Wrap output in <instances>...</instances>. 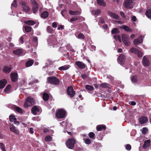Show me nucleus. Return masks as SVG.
Returning <instances> with one entry per match:
<instances>
[{
    "instance_id": "nucleus-1",
    "label": "nucleus",
    "mask_w": 151,
    "mask_h": 151,
    "mask_svg": "<svg viewBox=\"0 0 151 151\" xmlns=\"http://www.w3.org/2000/svg\"><path fill=\"white\" fill-rule=\"evenodd\" d=\"M135 0H125L124 1L123 5L127 9H131L133 7V4Z\"/></svg>"
},
{
    "instance_id": "nucleus-2",
    "label": "nucleus",
    "mask_w": 151,
    "mask_h": 151,
    "mask_svg": "<svg viewBox=\"0 0 151 151\" xmlns=\"http://www.w3.org/2000/svg\"><path fill=\"white\" fill-rule=\"evenodd\" d=\"M65 114L66 111L63 109H58L56 110V116L58 118L62 119L64 118Z\"/></svg>"
},
{
    "instance_id": "nucleus-3",
    "label": "nucleus",
    "mask_w": 151,
    "mask_h": 151,
    "mask_svg": "<svg viewBox=\"0 0 151 151\" xmlns=\"http://www.w3.org/2000/svg\"><path fill=\"white\" fill-rule=\"evenodd\" d=\"M35 104V101L34 99L30 97H28L25 100L24 106L27 108L28 106H31L33 104Z\"/></svg>"
},
{
    "instance_id": "nucleus-4",
    "label": "nucleus",
    "mask_w": 151,
    "mask_h": 151,
    "mask_svg": "<svg viewBox=\"0 0 151 151\" xmlns=\"http://www.w3.org/2000/svg\"><path fill=\"white\" fill-rule=\"evenodd\" d=\"M48 81L51 84H58L59 83V80L54 77H50L47 78Z\"/></svg>"
},
{
    "instance_id": "nucleus-5",
    "label": "nucleus",
    "mask_w": 151,
    "mask_h": 151,
    "mask_svg": "<svg viewBox=\"0 0 151 151\" xmlns=\"http://www.w3.org/2000/svg\"><path fill=\"white\" fill-rule=\"evenodd\" d=\"M75 143V140L72 138L68 140L66 142V144L68 148L72 149L74 147V145Z\"/></svg>"
},
{
    "instance_id": "nucleus-6",
    "label": "nucleus",
    "mask_w": 151,
    "mask_h": 151,
    "mask_svg": "<svg viewBox=\"0 0 151 151\" xmlns=\"http://www.w3.org/2000/svg\"><path fill=\"white\" fill-rule=\"evenodd\" d=\"M130 51L132 53L137 55L139 58L142 57L143 55V53L141 51L134 48L132 47L130 49Z\"/></svg>"
},
{
    "instance_id": "nucleus-7",
    "label": "nucleus",
    "mask_w": 151,
    "mask_h": 151,
    "mask_svg": "<svg viewBox=\"0 0 151 151\" xmlns=\"http://www.w3.org/2000/svg\"><path fill=\"white\" fill-rule=\"evenodd\" d=\"M122 40L125 45L128 46L130 45V42L129 41V38L126 35L123 34L122 35Z\"/></svg>"
},
{
    "instance_id": "nucleus-8",
    "label": "nucleus",
    "mask_w": 151,
    "mask_h": 151,
    "mask_svg": "<svg viewBox=\"0 0 151 151\" xmlns=\"http://www.w3.org/2000/svg\"><path fill=\"white\" fill-rule=\"evenodd\" d=\"M31 1L32 6L33 13H35L37 12L38 10V5L35 0H31Z\"/></svg>"
},
{
    "instance_id": "nucleus-9",
    "label": "nucleus",
    "mask_w": 151,
    "mask_h": 151,
    "mask_svg": "<svg viewBox=\"0 0 151 151\" xmlns=\"http://www.w3.org/2000/svg\"><path fill=\"white\" fill-rule=\"evenodd\" d=\"M67 92L68 94L71 97H73L75 94V92L74 91L72 87H68L67 90Z\"/></svg>"
},
{
    "instance_id": "nucleus-10",
    "label": "nucleus",
    "mask_w": 151,
    "mask_h": 151,
    "mask_svg": "<svg viewBox=\"0 0 151 151\" xmlns=\"http://www.w3.org/2000/svg\"><path fill=\"white\" fill-rule=\"evenodd\" d=\"M144 37L142 35L140 36L137 39H135L133 42L134 44L137 45L139 44L142 43L143 42V39Z\"/></svg>"
},
{
    "instance_id": "nucleus-11",
    "label": "nucleus",
    "mask_w": 151,
    "mask_h": 151,
    "mask_svg": "<svg viewBox=\"0 0 151 151\" xmlns=\"http://www.w3.org/2000/svg\"><path fill=\"white\" fill-rule=\"evenodd\" d=\"M125 60V56L123 55H121L118 58V62L121 64H123Z\"/></svg>"
},
{
    "instance_id": "nucleus-12",
    "label": "nucleus",
    "mask_w": 151,
    "mask_h": 151,
    "mask_svg": "<svg viewBox=\"0 0 151 151\" xmlns=\"http://www.w3.org/2000/svg\"><path fill=\"white\" fill-rule=\"evenodd\" d=\"M142 64L145 67L149 65L150 63L148 59L145 56H144L142 59Z\"/></svg>"
},
{
    "instance_id": "nucleus-13",
    "label": "nucleus",
    "mask_w": 151,
    "mask_h": 151,
    "mask_svg": "<svg viewBox=\"0 0 151 151\" xmlns=\"http://www.w3.org/2000/svg\"><path fill=\"white\" fill-rule=\"evenodd\" d=\"M13 53L17 55H24V53H23V51L21 49H17L16 50H14L13 51Z\"/></svg>"
},
{
    "instance_id": "nucleus-14",
    "label": "nucleus",
    "mask_w": 151,
    "mask_h": 151,
    "mask_svg": "<svg viewBox=\"0 0 151 151\" xmlns=\"http://www.w3.org/2000/svg\"><path fill=\"white\" fill-rule=\"evenodd\" d=\"M18 74L17 73H11V77L12 80L13 82H15L17 80Z\"/></svg>"
},
{
    "instance_id": "nucleus-15",
    "label": "nucleus",
    "mask_w": 151,
    "mask_h": 151,
    "mask_svg": "<svg viewBox=\"0 0 151 151\" xmlns=\"http://www.w3.org/2000/svg\"><path fill=\"white\" fill-rule=\"evenodd\" d=\"M108 14L109 15L111 18L115 19H118L119 18V16L117 14L114 12H108Z\"/></svg>"
},
{
    "instance_id": "nucleus-16",
    "label": "nucleus",
    "mask_w": 151,
    "mask_h": 151,
    "mask_svg": "<svg viewBox=\"0 0 151 151\" xmlns=\"http://www.w3.org/2000/svg\"><path fill=\"white\" fill-rule=\"evenodd\" d=\"M75 64L78 66V67L80 68H83L85 66V64L83 62L80 61H76L75 62Z\"/></svg>"
},
{
    "instance_id": "nucleus-17",
    "label": "nucleus",
    "mask_w": 151,
    "mask_h": 151,
    "mask_svg": "<svg viewBox=\"0 0 151 151\" xmlns=\"http://www.w3.org/2000/svg\"><path fill=\"white\" fill-rule=\"evenodd\" d=\"M150 141L149 139H147L144 141V144L143 146V148L144 149H146L150 146Z\"/></svg>"
},
{
    "instance_id": "nucleus-18",
    "label": "nucleus",
    "mask_w": 151,
    "mask_h": 151,
    "mask_svg": "<svg viewBox=\"0 0 151 151\" xmlns=\"http://www.w3.org/2000/svg\"><path fill=\"white\" fill-rule=\"evenodd\" d=\"M23 10L25 12H28L29 11V8L25 5V4L22 3V4Z\"/></svg>"
},
{
    "instance_id": "nucleus-19",
    "label": "nucleus",
    "mask_w": 151,
    "mask_h": 151,
    "mask_svg": "<svg viewBox=\"0 0 151 151\" xmlns=\"http://www.w3.org/2000/svg\"><path fill=\"white\" fill-rule=\"evenodd\" d=\"M96 128L98 131H100L106 129V127L104 124L99 125L96 126Z\"/></svg>"
},
{
    "instance_id": "nucleus-20",
    "label": "nucleus",
    "mask_w": 151,
    "mask_h": 151,
    "mask_svg": "<svg viewBox=\"0 0 151 151\" xmlns=\"http://www.w3.org/2000/svg\"><path fill=\"white\" fill-rule=\"evenodd\" d=\"M97 2L99 6L104 7L106 6V3L104 0H97Z\"/></svg>"
},
{
    "instance_id": "nucleus-21",
    "label": "nucleus",
    "mask_w": 151,
    "mask_h": 151,
    "mask_svg": "<svg viewBox=\"0 0 151 151\" xmlns=\"http://www.w3.org/2000/svg\"><path fill=\"white\" fill-rule=\"evenodd\" d=\"M10 130L14 132L17 135H18L19 134V130L17 129L15 127L13 126L12 127H11L10 128Z\"/></svg>"
},
{
    "instance_id": "nucleus-22",
    "label": "nucleus",
    "mask_w": 151,
    "mask_h": 151,
    "mask_svg": "<svg viewBox=\"0 0 151 151\" xmlns=\"http://www.w3.org/2000/svg\"><path fill=\"white\" fill-rule=\"evenodd\" d=\"M12 68L11 66H5L3 69V71L6 73H8L11 71Z\"/></svg>"
},
{
    "instance_id": "nucleus-23",
    "label": "nucleus",
    "mask_w": 151,
    "mask_h": 151,
    "mask_svg": "<svg viewBox=\"0 0 151 151\" xmlns=\"http://www.w3.org/2000/svg\"><path fill=\"white\" fill-rule=\"evenodd\" d=\"M31 111L32 114L36 115L37 114V112L40 111V109L37 107L34 106L32 108Z\"/></svg>"
},
{
    "instance_id": "nucleus-24",
    "label": "nucleus",
    "mask_w": 151,
    "mask_h": 151,
    "mask_svg": "<svg viewBox=\"0 0 151 151\" xmlns=\"http://www.w3.org/2000/svg\"><path fill=\"white\" fill-rule=\"evenodd\" d=\"M6 81L4 79L0 81V89L3 88L5 86L6 84Z\"/></svg>"
},
{
    "instance_id": "nucleus-25",
    "label": "nucleus",
    "mask_w": 151,
    "mask_h": 151,
    "mask_svg": "<svg viewBox=\"0 0 151 151\" xmlns=\"http://www.w3.org/2000/svg\"><path fill=\"white\" fill-rule=\"evenodd\" d=\"M147 118L145 117H142L140 118L139 119V122L141 124H143L147 122Z\"/></svg>"
},
{
    "instance_id": "nucleus-26",
    "label": "nucleus",
    "mask_w": 151,
    "mask_h": 151,
    "mask_svg": "<svg viewBox=\"0 0 151 151\" xmlns=\"http://www.w3.org/2000/svg\"><path fill=\"white\" fill-rule=\"evenodd\" d=\"M48 12L46 11H45L41 14V16L42 18L45 19L48 17Z\"/></svg>"
},
{
    "instance_id": "nucleus-27",
    "label": "nucleus",
    "mask_w": 151,
    "mask_h": 151,
    "mask_svg": "<svg viewBox=\"0 0 151 151\" xmlns=\"http://www.w3.org/2000/svg\"><path fill=\"white\" fill-rule=\"evenodd\" d=\"M100 86L103 88H111V86L106 83H104L100 85Z\"/></svg>"
},
{
    "instance_id": "nucleus-28",
    "label": "nucleus",
    "mask_w": 151,
    "mask_h": 151,
    "mask_svg": "<svg viewBox=\"0 0 151 151\" xmlns=\"http://www.w3.org/2000/svg\"><path fill=\"white\" fill-rule=\"evenodd\" d=\"M70 14L72 15H79L81 14V12L79 11H69Z\"/></svg>"
},
{
    "instance_id": "nucleus-29",
    "label": "nucleus",
    "mask_w": 151,
    "mask_h": 151,
    "mask_svg": "<svg viewBox=\"0 0 151 151\" xmlns=\"http://www.w3.org/2000/svg\"><path fill=\"white\" fill-rule=\"evenodd\" d=\"M101 12V11L99 9H96L95 10H93L92 11V13L94 15H98Z\"/></svg>"
},
{
    "instance_id": "nucleus-30",
    "label": "nucleus",
    "mask_w": 151,
    "mask_h": 151,
    "mask_svg": "<svg viewBox=\"0 0 151 151\" xmlns=\"http://www.w3.org/2000/svg\"><path fill=\"white\" fill-rule=\"evenodd\" d=\"M34 63V61L32 60H28L26 63V66L27 67H29L32 66Z\"/></svg>"
},
{
    "instance_id": "nucleus-31",
    "label": "nucleus",
    "mask_w": 151,
    "mask_h": 151,
    "mask_svg": "<svg viewBox=\"0 0 151 151\" xmlns=\"http://www.w3.org/2000/svg\"><path fill=\"white\" fill-rule=\"evenodd\" d=\"M24 23L29 25H32L35 24V22L32 20H28L24 21Z\"/></svg>"
},
{
    "instance_id": "nucleus-32",
    "label": "nucleus",
    "mask_w": 151,
    "mask_h": 151,
    "mask_svg": "<svg viewBox=\"0 0 151 151\" xmlns=\"http://www.w3.org/2000/svg\"><path fill=\"white\" fill-rule=\"evenodd\" d=\"M11 87L10 85H8L4 90V92L6 93H9L10 92Z\"/></svg>"
},
{
    "instance_id": "nucleus-33",
    "label": "nucleus",
    "mask_w": 151,
    "mask_h": 151,
    "mask_svg": "<svg viewBox=\"0 0 151 151\" xmlns=\"http://www.w3.org/2000/svg\"><path fill=\"white\" fill-rule=\"evenodd\" d=\"M121 28L122 29H124L125 31H132V30L128 26L125 25H123L121 27Z\"/></svg>"
},
{
    "instance_id": "nucleus-34",
    "label": "nucleus",
    "mask_w": 151,
    "mask_h": 151,
    "mask_svg": "<svg viewBox=\"0 0 151 151\" xmlns=\"http://www.w3.org/2000/svg\"><path fill=\"white\" fill-rule=\"evenodd\" d=\"M69 68L68 66L67 65H65L59 68V69L60 70H65L68 69Z\"/></svg>"
},
{
    "instance_id": "nucleus-35",
    "label": "nucleus",
    "mask_w": 151,
    "mask_h": 151,
    "mask_svg": "<svg viewBox=\"0 0 151 151\" xmlns=\"http://www.w3.org/2000/svg\"><path fill=\"white\" fill-rule=\"evenodd\" d=\"M146 14L147 17L151 19V9L146 11Z\"/></svg>"
},
{
    "instance_id": "nucleus-36",
    "label": "nucleus",
    "mask_w": 151,
    "mask_h": 151,
    "mask_svg": "<svg viewBox=\"0 0 151 151\" xmlns=\"http://www.w3.org/2000/svg\"><path fill=\"white\" fill-rule=\"evenodd\" d=\"M49 98V96L46 93H44L43 95V98L44 100L45 101H47Z\"/></svg>"
},
{
    "instance_id": "nucleus-37",
    "label": "nucleus",
    "mask_w": 151,
    "mask_h": 151,
    "mask_svg": "<svg viewBox=\"0 0 151 151\" xmlns=\"http://www.w3.org/2000/svg\"><path fill=\"white\" fill-rule=\"evenodd\" d=\"M9 120L11 122H13L16 120V119L15 116L13 115H11L9 116Z\"/></svg>"
},
{
    "instance_id": "nucleus-38",
    "label": "nucleus",
    "mask_w": 151,
    "mask_h": 151,
    "mask_svg": "<svg viewBox=\"0 0 151 151\" xmlns=\"http://www.w3.org/2000/svg\"><path fill=\"white\" fill-rule=\"evenodd\" d=\"M114 37L115 39L116 40H118L119 42H121L122 41L120 36L119 35H115L114 36Z\"/></svg>"
},
{
    "instance_id": "nucleus-39",
    "label": "nucleus",
    "mask_w": 151,
    "mask_h": 151,
    "mask_svg": "<svg viewBox=\"0 0 151 151\" xmlns=\"http://www.w3.org/2000/svg\"><path fill=\"white\" fill-rule=\"evenodd\" d=\"M25 31L26 32H29L31 30V27L29 26H25L24 27Z\"/></svg>"
},
{
    "instance_id": "nucleus-40",
    "label": "nucleus",
    "mask_w": 151,
    "mask_h": 151,
    "mask_svg": "<svg viewBox=\"0 0 151 151\" xmlns=\"http://www.w3.org/2000/svg\"><path fill=\"white\" fill-rule=\"evenodd\" d=\"M14 108L15 110L17 112H19V113H22V109L16 106H15L14 107Z\"/></svg>"
},
{
    "instance_id": "nucleus-41",
    "label": "nucleus",
    "mask_w": 151,
    "mask_h": 151,
    "mask_svg": "<svg viewBox=\"0 0 151 151\" xmlns=\"http://www.w3.org/2000/svg\"><path fill=\"white\" fill-rule=\"evenodd\" d=\"M0 148H1L2 151H6L5 150L4 145L2 143H0Z\"/></svg>"
},
{
    "instance_id": "nucleus-42",
    "label": "nucleus",
    "mask_w": 151,
    "mask_h": 151,
    "mask_svg": "<svg viewBox=\"0 0 151 151\" xmlns=\"http://www.w3.org/2000/svg\"><path fill=\"white\" fill-rule=\"evenodd\" d=\"M86 89L90 91H92L93 89V87L89 85H86Z\"/></svg>"
},
{
    "instance_id": "nucleus-43",
    "label": "nucleus",
    "mask_w": 151,
    "mask_h": 151,
    "mask_svg": "<svg viewBox=\"0 0 151 151\" xmlns=\"http://www.w3.org/2000/svg\"><path fill=\"white\" fill-rule=\"evenodd\" d=\"M45 139L47 142L51 141L52 140V137L50 136H47L45 137Z\"/></svg>"
},
{
    "instance_id": "nucleus-44",
    "label": "nucleus",
    "mask_w": 151,
    "mask_h": 151,
    "mask_svg": "<svg viewBox=\"0 0 151 151\" xmlns=\"http://www.w3.org/2000/svg\"><path fill=\"white\" fill-rule=\"evenodd\" d=\"M132 81L133 83H136L137 82V77L135 76H133L132 78Z\"/></svg>"
},
{
    "instance_id": "nucleus-45",
    "label": "nucleus",
    "mask_w": 151,
    "mask_h": 151,
    "mask_svg": "<svg viewBox=\"0 0 151 151\" xmlns=\"http://www.w3.org/2000/svg\"><path fill=\"white\" fill-rule=\"evenodd\" d=\"M118 32L119 31L116 28L114 29L111 31V33L113 34H117Z\"/></svg>"
},
{
    "instance_id": "nucleus-46",
    "label": "nucleus",
    "mask_w": 151,
    "mask_h": 151,
    "mask_svg": "<svg viewBox=\"0 0 151 151\" xmlns=\"http://www.w3.org/2000/svg\"><path fill=\"white\" fill-rule=\"evenodd\" d=\"M141 131H142L143 134H145L147 132L148 130L147 128L144 127L142 129V130H141Z\"/></svg>"
},
{
    "instance_id": "nucleus-47",
    "label": "nucleus",
    "mask_w": 151,
    "mask_h": 151,
    "mask_svg": "<svg viewBox=\"0 0 151 151\" xmlns=\"http://www.w3.org/2000/svg\"><path fill=\"white\" fill-rule=\"evenodd\" d=\"M84 35L82 33H80L78 34V38L81 39H83L84 38Z\"/></svg>"
},
{
    "instance_id": "nucleus-48",
    "label": "nucleus",
    "mask_w": 151,
    "mask_h": 151,
    "mask_svg": "<svg viewBox=\"0 0 151 151\" xmlns=\"http://www.w3.org/2000/svg\"><path fill=\"white\" fill-rule=\"evenodd\" d=\"M104 23V20L103 18L100 17L99 18V23L103 24Z\"/></svg>"
},
{
    "instance_id": "nucleus-49",
    "label": "nucleus",
    "mask_w": 151,
    "mask_h": 151,
    "mask_svg": "<svg viewBox=\"0 0 151 151\" xmlns=\"http://www.w3.org/2000/svg\"><path fill=\"white\" fill-rule=\"evenodd\" d=\"M17 0H14L13 3L12 4L11 6H12L17 7V3L16 2Z\"/></svg>"
},
{
    "instance_id": "nucleus-50",
    "label": "nucleus",
    "mask_w": 151,
    "mask_h": 151,
    "mask_svg": "<svg viewBox=\"0 0 151 151\" xmlns=\"http://www.w3.org/2000/svg\"><path fill=\"white\" fill-rule=\"evenodd\" d=\"M78 19V18L77 17H74L70 19V22H73L77 20Z\"/></svg>"
},
{
    "instance_id": "nucleus-51",
    "label": "nucleus",
    "mask_w": 151,
    "mask_h": 151,
    "mask_svg": "<svg viewBox=\"0 0 151 151\" xmlns=\"http://www.w3.org/2000/svg\"><path fill=\"white\" fill-rule=\"evenodd\" d=\"M125 147L126 150H129L131 149V146L129 145H125Z\"/></svg>"
},
{
    "instance_id": "nucleus-52",
    "label": "nucleus",
    "mask_w": 151,
    "mask_h": 151,
    "mask_svg": "<svg viewBox=\"0 0 151 151\" xmlns=\"http://www.w3.org/2000/svg\"><path fill=\"white\" fill-rule=\"evenodd\" d=\"M33 42L35 43L36 45L37 44V39L36 37H35L33 38Z\"/></svg>"
},
{
    "instance_id": "nucleus-53",
    "label": "nucleus",
    "mask_w": 151,
    "mask_h": 151,
    "mask_svg": "<svg viewBox=\"0 0 151 151\" xmlns=\"http://www.w3.org/2000/svg\"><path fill=\"white\" fill-rule=\"evenodd\" d=\"M19 42L21 44H23L24 43L23 37L22 36H21L19 39Z\"/></svg>"
},
{
    "instance_id": "nucleus-54",
    "label": "nucleus",
    "mask_w": 151,
    "mask_h": 151,
    "mask_svg": "<svg viewBox=\"0 0 151 151\" xmlns=\"http://www.w3.org/2000/svg\"><path fill=\"white\" fill-rule=\"evenodd\" d=\"M85 142L86 144H89L91 143V141L90 139H87L85 140Z\"/></svg>"
},
{
    "instance_id": "nucleus-55",
    "label": "nucleus",
    "mask_w": 151,
    "mask_h": 151,
    "mask_svg": "<svg viewBox=\"0 0 151 151\" xmlns=\"http://www.w3.org/2000/svg\"><path fill=\"white\" fill-rule=\"evenodd\" d=\"M94 134L92 132H91L89 134V136L91 138H93L94 136Z\"/></svg>"
},
{
    "instance_id": "nucleus-56",
    "label": "nucleus",
    "mask_w": 151,
    "mask_h": 151,
    "mask_svg": "<svg viewBox=\"0 0 151 151\" xmlns=\"http://www.w3.org/2000/svg\"><path fill=\"white\" fill-rule=\"evenodd\" d=\"M81 77L83 79H85L87 78V76L85 74H82L81 75Z\"/></svg>"
},
{
    "instance_id": "nucleus-57",
    "label": "nucleus",
    "mask_w": 151,
    "mask_h": 151,
    "mask_svg": "<svg viewBox=\"0 0 151 151\" xmlns=\"http://www.w3.org/2000/svg\"><path fill=\"white\" fill-rule=\"evenodd\" d=\"M29 132L31 134H33L34 133V131L32 128L31 127L30 128L29 130Z\"/></svg>"
},
{
    "instance_id": "nucleus-58",
    "label": "nucleus",
    "mask_w": 151,
    "mask_h": 151,
    "mask_svg": "<svg viewBox=\"0 0 151 151\" xmlns=\"http://www.w3.org/2000/svg\"><path fill=\"white\" fill-rule=\"evenodd\" d=\"M52 26L54 28L56 27H57V24L56 22H53L52 24Z\"/></svg>"
},
{
    "instance_id": "nucleus-59",
    "label": "nucleus",
    "mask_w": 151,
    "mask_h": 151,
    "mask_svg": "<svg viewBox=\"0 0 151 151\" xmlns=\"http://www.w3.org/2000/svg\"><path fill=\"white\" fill-rule=\"evenodd\" d=\"M96 49V47L94 45H91V49L92 51L95 50Z\"/></svg>"
},
{
    "instance_id": "nucleus-60",
    "label": "nucleus",
    "mask_w": 151,
    "mask_h": 151,
    "mask_svg": "<svg viewBox=\"0 0 151 151\" xmlns=\"http://www.w3.org/2000/svg\"><path fill=\"white\" fill-rule=\"evenodd\" d=\"M64 28V26L63 25H61L58 28V30L60 29H63Z\"/></svg>"
},
{
    "instance_id": "nucleus-61",
    "label": "nucleus",
    "mask_w": 151,
    "mask_h": 151,
    "mask_svg": "<svg viewBox=\"0 0 151 151\" xmlns=\"http://www.w3.org/2000/svg\"><path fill=\"white\" fill-rule=\"evenodd\" d=\"M136 19V18L135 16H133L132 18V19L133 21H135Z\"/></svg>"
},
{
    "instance_id": "nucleus-62",
    "label": "nucleus",
    "mask_w": 151,
    "mask_h": 151,
    "mask_svg": "<svg viewBox=\"0 0 151 151\" xmlns=\"http://www.w3.org/2000/svg\"><path fill=\"white\" fill-rule=\"evenodd\" d=\"M49 129L46 128H45L43 130V132L45 133H46L49 132Z\"/></svg>"
},
{
    "instance_id": "nucleus-63",
    "label": "nucleus",
    "mask_w": 151,
    "mask_h": 151,
    "mask_svg": "<svg viewBox=\"0 0 151 151\" xmlns=\"http://www.w3.org/2000/svg\"><path fill=\"white\" fill-rule=\"evenodd\" d=\"M130 104L134 106L136 105V103L135 102L132 101L130 103Z\"/></svg>"
},
{
    "instance_id": "nucleus-64",
    "label": "nucleus",
    "mask_w": 151,
    "mask_h": 151,
    "mask_svg": "<svg viewBox=\"0 0 151 151\" xmlns=\"http://www.w3.org/2000/svg\"><path fill=\"white\" fill-rule=\"evenodd\" d=\"M120 14L122 17H125V15L123 12H120Z\"/></svg>"
}]
</instances>
